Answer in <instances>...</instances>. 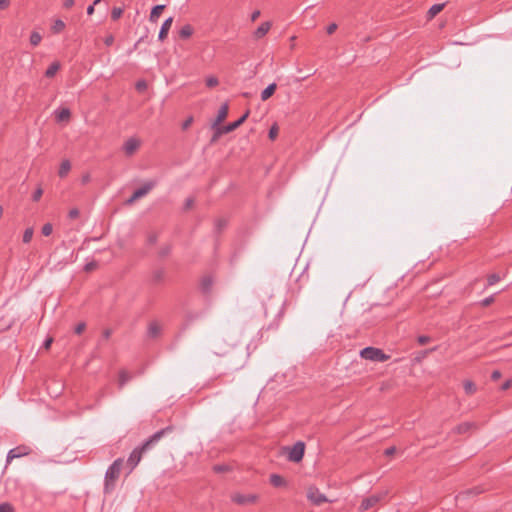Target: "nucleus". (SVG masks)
I'll return each instance as SVG.
<instances>
[{"label":"nucleus","instance_id":"nucleus-1","mask_svg":"<svg viewBox=\"0 0 512 512\" xmlns=\"http://www.w3.org/2000/svg\"><path fill=\"white\" fill-rule=\"evenodd\" d=\"M174 430L173 426H167L153 435H151L146 441H144L140 446H137L133 449L127 459V466L129 468L128 474H130L136 466L140 463L142 456L145 452L150 450L155 444H157L165 435L171 433Z\"/></svg>","mask_w":512,"mask_h":512},{"label":"nucleus","instance_id":"nucleus-2","mask_svg":"<svg viewBox=\"0 0 512 512\" xmlns=\"http://www.w3.org/2000/svg\"><path fill=\"white\" fill-rule=\"evenodd\" d=\"M123 467V459H116L107 469L105 473L104 491L105 493L111 492L115 487V482L119 478L121 469Z\"/></svg>","mask_w":512,"mask_h":512},{"label":"nucleus","instance_id":"nucleus-3","mask_svg":"<svg viewBox=\"0 0 512 512\" xmlns=\"http://www.w3.org/2000/svg\"><path fill=\"white\" fill-rule=\"evenodd\" d=\"M360 356L365 360L373 362H385L390 359V355L385 354L381 349L375 347H366L360 351Z\"/></svg>","mask_w":512,"mask_h":512},{"label":"nucleus","instance_id":"nucleus-4","mask_svg":"<svg viewBox=\"0 0 512 512\" xmlns=\"http://www.w3.org/2000/svg\"><path fill=\"white\" fill-rule=\"evenodd\" d=\"M305 444L301 441L296 442L291 448H289L288 459L291 462H300L304 456Z\"/></svg>","mask_w":512,"mask_h":512},{"label":"nucleus","instance_id":"nucleus-5","mask_svg":"<svg viewBox=\"0 0 512 512\" xmlns=\"http://www.w3.org/2000/svg\"><path fill=\"white\" fill-rule=\"evenodd\" d=\"M387 492H382L379 494L371 495L362 500L361 505L359 507L360 511H366L370 508L374 507L378 502H380L385 496Z\"/></svg>","mask_w":512,"mask_h":512},{"label":"nucleus","instance_id":"nucleus-6","mask_svg":"<svg viewBox=\"0 0 512 512\" xmlns=\"http://www.w3.org/2000/svg\"><path fill=\"white\" fill-rule=\"evenodd\" d=\"M258 499L256 494H241L234 493L231 495V500L238 505H247L255 503Z\"/></svg>","mask_w":512,"mask_h":512},{"label":"nucleus","instance_id":"nucleus-7","mask_svg":"<svg viewBox=\"0 0 512 512\" xmlns=\"http://www.w3.org/2000/svg\"><path fill=\"white\" fill-rule=\"evenodd\" d=\"M31 449L28 446L20 445L17 446L11 450H9L7 457H6V463L9 464L13 459L20 458L23 456H26L30 454Z\"/></svg>","mask_w":512,"mask_h":512},{"label":"nucleus","instance_id":"nucleus-8","mask_svg":"<svg viewBox=\"0 0 512 512\" xmlns=\"http://www.w3.org/2000/svg\"><path fill=\"white\" fill-rule=\"evenodd\" d=\"M307 498L315 505H320L324 502H327L326 496L319 491L316 487L309 488L307 492Z\"/></svg>","mask_w":512,"mask_h":512},{"label":"nucleus","instance_id":"nucleus-9","mask_svg":"<svg viewBox=\"0 0 512 512\" xmlns=\"http://www.w3.org/2000/svg\"><path fill=\"white\" fill-rule=\"evenodd\" d=\"M249 113H250L249 110H247L238 120H236L232 123H229L227 125L220 126L222 128V131L225 134L234 131L247 119V117L249 116Z\"/></svg>","mask_w":512,"mask_h":512},{"label":"nucleus","instance_id":"nucleus-10","mask_svg":"<svg viewBox=\"0 0 512 512\" xmlns=\"http://www.w3.org/2000/svg\"><path fill=\"white\" fill-rule=\"evenodd\" d=\"M139 146L140 141L137 138L131 137L124 143L123 149L126 155L131 156L136 152Z\"/></svg>","mask_w":512,"mask_h":512},{"label":"nucleus","instance_id":"nucleus-11","mask_svg":"<svg viewBox=\"0 0 512 512\" xmlns=\"http://www.w3.org/2000/svg\"><path fill=\"white\" fill-rule=\"evenodd\" d=\"M156 184H157L156 181L150 180V181L144 183L142 187L136 189L134 191V193L140 199V198L146 196L156 186Z\"/></svg>","mask_w":512,"mask_h":512},{"label":"nucleus","instance_id":"nucleus-12","mask_svg":"<svg viewBox=\"0 0 512 512\" xmlns=\"http://www.w3.org/2000/svg\"><path fill=\"white\" fill-rule=\"evenodd\" d=\"M272 23L270 21L263 22L253 33L255 39L263 38L271 29Z\"/></svg>","mask_w":512,"mask_h":512},{"label":"nucleus","instance_id":"nucleus-13","mask_svg":"<svg viewBox=\"0 0 512 512\" xmlns=\"http://www.w3.org/2000/svg\"><path fill=\"white\" fill-rule=\"evenodd\" d=\"M172 23H173V17H169L163 22V24L160 28V31H159V35H158V39L160 41H163L164 39H166L168 32L172 26Z\"/></svg>","mask_w":512,"mask_h":512},{"label":"nucleus","instance_id":"nucleus-14","mask_svg":"<svg viewBox=\"0 0 512 512\" xmlns=\"http://www.w3.org/2000/svg\"><path fill=\"white\" fill-rule=\"evenodd\" d=\"M228 110H229V107H228V104H226V103L220 107L217 117L212 124V127L220 126V123L223 122L225 120V118L227 117Z\"/></svg>","mask_w":512,"mask_h":512},{"label":"nucleus","instance_id":"nucleus-15","mask_svg":"<svg viewBox=\"0 0 512 512\" xmlns=\"http://www.w3.org/2000/svg\"><path fill=\"white\" fill-rule=\"evenodd\" d=\"M55 116L58 122H64L70 119L71 112L68 108H62L55 111Z\"/></svg>","mask_w":512,"mask_h":512},{"label":"nucleus","instance_id":"nucleus-16","mask_svg":"<svg viewBox=\"0 0 512 512\" xmlns=\"http://www.w3.org/2000/svg\"><path fill=\"white\" fill-rule=\"evenodd\" d=\"M160 333H161V326L156 321L151 322L148 326V331H147L148 336L151 338H156L160 335Z\"/></svg>","mask_w":512,"mask_h":512},{"label":"nucleus","instance_id":"nucleus-17","mask_svg":"<svg viewBox=\"0 0 512 512\" xmlns=\"http://www.w3.org/2000/svg\"><path fill=\"white\" fill-rule=\"evenodd\" d=\"M164 8H165V5L154 6L152 8L150 16H149L150 22L156 23L162 13V11L164 10Z\"/></svg>","mask_w":512,"mask_h":512},{"label":"nucleus","instance_id":"nucleus-18","mask_svg":"<svg viewBox=\"0 0 512 512\" xmlns=\"http://www.w3.org/2000/svg\"><path fill=\"white\" fill-rule=\"evenodd\" d=\"M277 88L276 83H272L268 85L262 92H261V100L266 101L268 100L275 92Z\"/></svg>","mask_w":512,"mask_h":512},{"label":"nucleus","instance_id":"nucleus-19","mask_svg":"<svg viewBox=\"0 0 512 512\" xmlns=\"http://www.w3.org/2000/svg\"><path fill=\"white\" fill-rule=\"evenodd\" d=\"M60 63L55 61L53 62L45 71V76L47 78H52L56 75V73L59 71L60 69Z\"/></svg>","mask_w":512,"mask_h":512},{"label":"nucleus","instance_id":"nucleus-20","mask_svg":"<svg viewBox=\"0 0 512 512\" xmlns=\"http://www.w3.org/2000/svg\"><path fill=\"white\" fill-rule=\"evenodd\" d=\"M445 7V3H439V4H434L430 7V9L428 10V18L429 19H432L434 18L438 13H440L443 8Z\"/></svg>","mask_w":512,"mask_h":512},{"label":"nucleus","instance_id":"nucleus-21","mask_svg":"<svg viewBox=\"0 0 512 512\" xmlns=\"http://www.w3.org/2000/svg\"><path fill=\"white\" fill-rule=\"evenodd\" d=\"M270 483L274 486V487H281V486H284L286 484V481L284 480V478L279 475V474H271L270 475Z\"/></svg>","mask_w":512,"mask_h":512},{"label":"nucleus","instance_id":"nucleus-22","mask_svg":"<svg viewBox=\"0 0 512 512\" xmlns=\"http://www.w3.org/2000/svg\"><path fill=\"white\" fill-rule=\"evenodd\" d=\"M131 375L125 371V370H121L119 372V379H118V385H119V388H123L124 385L131 380Z\"/></svg>","mask_w":512,"mask_h":512},{"label":"nucleus","instance_id":"nucleus-23","mask_svg":"<svg viewBox=\"0 0 512 512\" xmlns=\"http://www.w3.org/2000/svg\"><path fill=\"white\" fill-rule=\"evenodd\" d=\"M193 34V27L190 24H186L179 30V36L182 39H187Z\"/></svg>","mask_w":512,"mask_h":512},{"label":"nucleus","instance_id":"nucleus-24","mask_svg":"<svg viewBox=\"0 0 512 512\" xmlns=\"http://www.w3.org/2000/svg\"><path fill=\"white\" fill-rule=\"evenodd\" d=\"M70 169H71L70 162L68 160L62 161V163L60 165V168H59V171H58L59 176L60 177H65L68 174V172L70 171Z\"/></svg>","mask_w":512,"mask_h":512},{"label":"nucleus","instance_id":"nucleus-25","mask_svg":"<svg viewBox=\"0 0 512 512\" xmlns=\"http://www.w3.org/2000/svg\"><path fill=\"white\" fill-rule=\"evenodd\" d=\"M466 394L472 395L476 392V385L471 380H465L463 383Z\"/></svg>","mask_w":512,"mask_h":512},{"label":"nucleus","instance_id":"nucleus-26","mask_svg":"<svg viewBox=\"0 0 512 512\" xmlns=\"http://www.w3.org/2000/svg\"><path fill=\"white\" fill-rule=\"evenodd\" d=\"M472 427V424L469 422L461 423L454 428V431L458 434H463L468 432Z\"/></svg>","mask_w":512,"mask_h":512},{"label":"nucleus","instance_id":"nucleus-27","mask_svg":"<svg viewBox=\"0 0 512 512\" xmlns=\"http://www.w3.org/2000/svg\"><path fill=\"white\" fill-rule=\"evenodd\" d=\"M212 284H213V280L210 276L204 277L201 281V288H202L203 292H208L211 289Z\"/></svg>","mask_w":512,"mask_h":512},{"label":"nucleus","instance_id":"nucleus-28","mask_svg":"<svg viewBox=\"0 0 512 512\" xmlns=\"http://www.w3.org/2000/svg\"><path fill=\"white\" fill-rule=\"evenodd\" d=\"M42 40V36L38 32H32L30 35V43L32 46H37Z\"/></svg>","mask_w":512,"mask_h":512},{"label":"nucleus","instance_id":"nucleus-29","mask_svg":"<svg viewBox=\"0 0 512 512\" xmlns=\"http://www.w3.org/2000/svg\"><path fill=\"white\" fill-rule=\"evenodd\" d=\"M278 133H279V127L278 125L275 123L271 126L270 130H269V133H268V137L270 140L274 141L277 136H278Z\"/></svg>","mask_w":512,"mask_h":512},{"label":"nucleus","instance_id":"nucleus-30","mask_svg":"<svg viewBox=\"0 0 512 512\" xmlns=\"http://www.w3.org/2000/svg\"><path fill=\"white\" fill-rule=\"evenodd\" d=\"M34 230L32 227L27 228L23 233V242L29 243L33 238Z\"/></svg>","mask_w":512,"mask_h":512},{"label":"nucleus","instance_id":"nucleus-31","mask_svg":"<svg viewBox=\"0 0 512 512\" xmlns=\"http://www.w3.org/2000/svg\"><path fill=\"white\" fill-rule=\"evenodd\" d=\"M64 28L65 23L60 19L56 20L52 26V30L54 33H60Z\"/></svg>","mask_w":512,"mask_h":512},{"label":"nucleus","instance_id":"nucleus-32","mask_svg":"<svg viewBox=\"0 0 512 512\" xmlns=\"http://www.w3.org/2000/svg\"><path fill=\"white\" fill-rule=\"evenodd\" d=\"M500 276L496 273H493V274H490L488 275L487 277V285L488 286H493L494 284H496L497 282L500 281Z\"/></svg>","mask_w":512,"mask_h":512},{"label":"nucleus","instance_id":"nucleus-33","mask_svg":"<svg viewBox=\"0 0 512 512\" xmlns=\"http://www.w3.org/2000/svg\"><path fill=\"white\" fill-rule=\"evenodd\" d=\"M147 82L145 80H138L135 84V88L138 92L142 93L147 90Z\"/></svg>","mask_w":512,"mask_h":512},{"label":"nucleus","instance_id":"nucleus-34","mask_svg":"<svg viewBox=\"0 0 512 512\" xmlns=\"http://www.w3.org/2000/svg\"><path fill=\"white\" fill-rule=\"evenodd\" d=\"M123 14V9L120 7H114L111 11L112 20H118Z\"/></svg>","mask_w":512,"mask_h":512},{"label":"nucleus","instance_id":"nucleus-35","mask_svg":"<svg viewBox=\"0 0 512 512\" xmlns=\"http://www.w3.org/2000/svg\"><path fill=\"white\" fill-rule=\"evenodd\" d=\"M0 512H15V510H14V507L10 503L3 502V503H0Z\"/></svg>","mask_w":512,"mask_h":512},{"label":"nucleus","instance_id":"nucleus-36","mask_svg":"<svg viewBox=\"0 0 512 512\" xmlns=\"http://www.w3.org/2000/svg\"><path fill=\"white\" fill-rule=\"evenodd\" d=\"M212 128L215 129V133L211 138V142L213 143V142H216L218 140V138L225 133L222 131V128L220 126L212 127Z\"/></svg>","mask_w":512,"mask_h":512},{"label":"nucleus","instance_id":"nucleus-37","mask_svg":"<svg viewBox=\"0 0 512 512\" xmlns=\"http://www.w3.org/2000/svg\"><path fill=\"white\" fill-rule=\"evenodd\" d=\"M41 232L44 236H50L51 233L53 232L52 224H50V223L44 224Z\"/></svg>","mask_w":512,"mask_h":512},{"label":"nucleus","instance_id":"nucleus-38","mask_svg":"<svg viewBox=\"0 0 512 512\" xmlns=\"http://www.w3.org/2000/svg\"><path fill=\"white\" fill-rule=\"evenodd\" d=\"M42 195H43V190H42V188L39 187L34 191V193L32 195V200L37 202L41 199Z\"/></svg>","mask_w":512,"mask_h":512},{"label":"nucleus","instance_id":"nucleus-39","mask_svg":"<svg viewBox=\"0 0 512 512\" xmlns=\"http://www.w3.org/2000/svg\"><path fill=\"white\" fill-rule=\"evenodd\" d=\"M206 85L210 88L215 87L218 85V79L216 77H208L206 79Z\"/></svg>","mask_w":512,"mask_h":512},{"label":"nucleus","instance_id":"nucleus-40","mask_svg":"<svg viewBox=\"0 0 512 512\" xmlns=\"http://www.w3.org/2000/svg\"><path fill=\"white\" fill-rule=\"evenodd\" d=\"M493 302H494V296L491 295V296H488V297L484 298L483 300H481L480 304L483 307H487L490 304H492Z\"/></svg>","mask_w":512,"mask_h":512},{"label":"nucleus","instance_id":"nucleus-41","mask_svg":"<svg viewBox=\"0 0 512 512\" xmlns=\"http://www.w3.org/2000/svg\"><path fill=\"white\" fill-rule=\"evenodd\" d=\"M226 220L218 219L215 223V228L218 232H220L226 226Z\"/></svg>","mask_w":512,"mask_h":512},{"label":"nucleus","instance_id":"nucleus-42","mask_svg":"<svg viewBox=\"0 0 512 512\" xmlns=\"http://www.w3.org/2000/svg\"><path fill=\"white\" fill-rule=\"evenodd\" d=\"M213 470L217 473H222L228 471L229 467L227 465H215Z\"/></svg>","mask_w":512,"mask_h":512},{"label":"nucleus","instance_id":"nucleus-43","mask_svg":"<svg viewBox=\"0 0 512 512\" xmlns=\"http://www.w3.org/2000/svg\"><path fill=\"white\" fill-rule=\"evenodd\" d=\"M86 328V324L84 322H81L79 324L76 325L75 327V333L76 334H81Z\"/></svg>","mask_w":512,"mask_h":512},{"label":"nucleus","instance_id":"nucleus-44","mask_svg":"<svg viewBox=\"0 0 512 512\" xmlns=\"http://www.w3.org/2000/svg\"><path fill=\"white\" fill-rule=\"evenodd\" d=\"M417 340L420 345H425L430 341V337L426 335H421L418 337Z\"/></svg>","mask_w":512,"mask_h":512},{"label":"nucleus","instance_id":"nucleus-45","mask_svg":"<svg viewBox=\"0 0 512 512\" xmlns=\"http://www.w3.org/2000/svg\"><path fill=\"white\" fill-rule=\"evenodd\" d=\"M194 204V198L192 197H189L185 200V203H184V209L185 210H188L190 209Z\"/></svg>","mask_w":512,"mask_h":512},{"label":"nucleus","instance_id":"nucleus-46","mask_svg":"<svg viewBox=\"0 0 512 512\" xmlns=\"http://www.w3.org/2000/svg\"><path fill=\"white\" fill-rule=\"evenodd\" d=\"M68 216L70 219H75L79 216V210L77 208H73L69 211Z\"/></svg>","mask_w":512,"mask_h":512},{"label":"nucleus","instance_id":"nucleus-47","mask_svg":"<svg viewBox=\"0 0 512 512\" xmlns=\"http://www.w3.org/2000/svg\"><path fill=\"white\" fill-rule=\"evenodd\" d=\"M337 29V24L336 23H331L330 25L327 26V33L329 35L333 34Z\"/></svg>","mask_w":512,"mask_h":512},{"label":"nucleus","instance_id":"nucleus-48","mask_svg":"<svg viewBox=\"0 0 512 512\" xmlns=\"http://www.w3.org/2000/svg\"><path fill=\"white\" fill-rule=\"evenodd\" d=\"M193 122V118L192 117H189L188 119H186L183 124H182V128L184 130H186Z\"/></svg>","mask_w":512,"mask_h":512},{"label":"nucleus","instance_id":"nucleus-49","mask_svg":"<svg viewBox=\"0 0 512 512\" xmlns=\"http://www.w3.org/2000/svg\"><path fill=\"white\" fill-rule=\"evenodd\" d=\"M74 3H75L74 0H64L63 6L66 9H70L74 5Z\"/></svg>","mask_w":512,"mask_h":512},{"label":"nucleus","instance_id":"nucleus-50","mask_svg":"<svg viewBox=\"0 0 512 512\" xmlns=\"http://www.w3.org/2000/svg\"><path fill=\"white\" fill-rule=\"evenodd\" d=\"M9 4H10L9 0H0V9L1 10L7 9Z\"/></svg>","mask_w":512,"mask_h":512},{"label":"nucleus","instance_id":"nucleus-51","mask_svg":"<svg viewBox=\"0 0 512 512\" xmlns=\"http://www.w3.org/2000/svg\"><path fill=\"white\" fill-rule=\"evenodd\" d=\"M500 377H501V373L498 370L493 371L491 374V378L494 381L498 380Z\"/></svg>","mask_w":512,"mask_h":512},{"label":"nucleus","instance_id":"nucleus-52","mask_svg":"<svg viewBox=\"0 0 512 512\" xmlns=\"http://www.w3.org/2000/svg\"><path fill=\"white\" fill-rule=\"evenodd\" d=\"M114 42V37L112 35L108 36L105 38L104 40V43L107 45V46H110L112 45V43Z\"/></svg>","mask_w":512,"mask_h":512},{"label":"nucleus","instance_id":"nucleus-53","mask_svg":"<svg viewBox=\"0 0 512 512\" xmlns=\"http://www.w3.org/2000/svg\"><path fill=\"white\" fill-rule=\"evenodd\" d=\"M511 384H512V380H507L502 384L501 389L507 390L508 388H510Z\"/></svg>","mask_w":512,"mask_h":512},{"label":"nucleus","instance_id":"nucleus-54","mask_svg":"<svg viewBox=\"0 0 512 512\" xmlns=\"http://www.w3.org/2000/svg\"><path fill=\"white\" fill-rule=\"evenodd\" d=\"M396 451V448L395 447H389L385 450V455L387 456H391L395 453Z\"/></svg>","mask_w":512,"mask_h":512},{"label":"nucleus","instance_id":"nucleus-55","mask_svg":"<svg viewBox=\"0 0 512 512\" xmlns=\"http://www.w3.org/2000/svg\"><path fill=\"white\" fill-rule=\"evenodd\" d=\"M138 199H139V197H137L136 194L133 192L131 197L127 200V204H132V203H134Z\"/></svg>","mask_w":512,"mask_h":512},{"label":"nucleus","instance_id":"nucleus-56","mask_svg":"<svg viewBox=\"0 0 512 512\" xmlns=\"http://www.w3.org/2000/svg\"><path fill=\"white\" fill-rule=\"evenodd\" d=\"M260 16V11L259 10H255L252 14H251V21H256L257 18Z\"/></svg>","mask_w":512,"mask_h":512},{"label":"nucleus","instance_id":"nucleus-57","mask_svg":"<svg viewBox=\"0 0 512 512\" xmlns=\"http://www.w3.org/2000/svg\"><path fill=\"white\" fill-rule=\"evenodd\" d=\"M94 7L95 6L92 5V4L87 7V14L88 15H92L94 13Z\"/></svg>","mask_w":512,"mask_h":512},{"label":"nucleus","instance_id":"nucleus-58","mask_svg":"<svg viewBox=\"0 0 512 512\" xmlns=\"http://www.w3.org/2000/svg\"><path fill=\"white\" fill-rule=\"evenodd\" d=\"M156 239H157L156 235H150L148 238V240L151 244L155 243Z\"/></svg>","mask_w":512,"mask_h":512},{"label":"nucleus","instance_id":"nucleus-59","mask_svg":"<svg viewBox=\"0 0 512 512\" xmlns=\"http://www.w3.org/2000/svg\"><path fill=\"white\" fill-rule=\"evenodd\" d=\"M51 343H52V339H51V338L47 339V340L44 342V347H45L46 349H47V348H49V347H50V345H51Z\"/></svg>","mask_w":512,"mask_h":512},{"label":"nucleus","instance_id":"nucleus-60","mask_svg":"<svg viewBox=\"0 0 512 512\" xmlns=\"http://www.w3.org/2000/svg\"><path fill=\"white\" fill-rule=\"evenodd\" d=\"M162 276H163V273H162L161 271H159V272H157V273L155 274V279H156V280H160V279L162 278Z\"/></svg>","mask_w":512,"mask_h":512},{"label":"nucleus","instance_id":"nucleus-61","mask_svg":"<svg viewBox=\"0 0 512 512\" xmlns=\"http://www.w3.org/2000/svg\"><path fill=\"white\" fill-rule=\"evenodd\" d=\"M472 493H474V490H467V491L463 492L461 495H469ZM475 493H479V491H475Z\"/></svg>","mask_w":512,"mask_h":512},{"label":"nucleus","instance_id":"nucleus-62","mask_svg":"<svg viewBox=\"0 0 512 512\" xmlns=\"http://www.w3.org/2000/svg\"><path fill=\"white\" fill-rule=\"evenodd\" d=\"M110 334H111L110 330H105L103 336L107 339L110 337Z\"/></svg>","mask_w":512,"mask_h":512},{"label":"nucleus","instance_id":"nucleus-63","mask_svg":"<svg viewBox=\"0 0 512 512\" xmlns=\"http://www.w3.org/2000/svg\"><path fill=\"white\" fill-rule=\"evenodd\" d=\"M92 266H93V264H92V263L87 264V265L85 266V269H86V270H90V269H92Z\"/></svg>","mask_w":512,"mask_h":512},{"label":"nucleus","instance_id":"nucleus-64","mask_svg":"<svg viewBox=\"0 0 512 512\" xmlns=\"http://www.w3.org/2000/svg\"><path fill=\"white\" fill-rule=\"evenodd\" d=\"M101 2V0H94L92 5L96 6L97 4H99Z\"/></svg>","mask_w":512,"mask_h":512}]
</instances>
